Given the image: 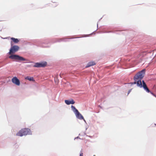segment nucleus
Returning <instances> with one entry per match:
<instances>
[{"label": "nucleus", "mask_w": 156, "mask_h": 156, "mask_svg": "<svg viewBox=\"0 0 156 156\" xmlns=\"http://www.w3.org/2000/svg\"><path fill=\"white\" fill-rule=\"evenodd\" d=\"M145 69H143L141 71L138 72L133 77V80L134 81H137V86L140 88L143 87L144 90L148 93L149 92V90L147 87L146 84L144 80L142 81L143 84H142L141 80L144 76L145 74Z\"/></svg>", "instance_id": "f257e3e1"}, {"label": "nucleus", "mask_w": 156, "mask_h": 156, "mask_svg": "<svg viewBox=\"0 0 156 156\" xmlns=\"http://www.w3.org/2000/svg\"><path fill=\"white\" fill-rule=\"evenodd\" d=\"M30 129H23L19 131L16 134L18 136H22L28 134H30Z\"/></svg>", "instance_id": "f03ea898"}, {"label": "nucleus", "mask_w": 156, "mask_h": 156, "mask_svg": "<svg viewBox=\"0 0 156 156\" xmlns=\"http://www.w3.org/2000/svg\"><path fill=\"white\" fill-rule=\"evenodd\" d=\"M9 58L12 59H14L17 61H26L25 58L17 55H11Z\"/></svg>", "instance_id": "7ed1b4c3"}, {"label": "nucleus", "mask_w": 156, "mask_h": 156, "mask_svg": "<svg viewBox=\"0 0 156 156\" xmlns=\"http://www.w3.org/2000/svg\"><path fill=\"white\" fill-rule=\"evenodd\" d=\"M19 49V47L16 45H13L11 47L10 49L9 50V55H12L15 53L16 52L18 51Z\"/></svg>", "instance_id": "20e7f679"}, {"label": "nucleus", "mask_w": 156, "mask_h": 156, "mask_svg": "<svg viewBox=\"0 0 156 156\" xmlns=\"http://www.w3.org/2000/svg\"><path fill=\"white\" fill-rule=\"evenodd\" d=\"M47 65L46 62L41 63H36L35 64L34 67L37 68L44 67Z\"/></svg>", "instance_id": "39448f33"}, {"label": "nucleus", "mask_w": 156, "mask_h": 156, "mask_svg": "<svg viewBox=\"0 0 156 156\" xmlns=\"http://www.w3.org/2000/svg\"><path fill=\"white\" fill-rule=\"evenodd\" d=\"M12 82H13V83L18 86H19L20 85V81L16 77H15L12 78Z\"/></svg>", "instance_id": "423d86ee"}, {"label": "nucleus", "mask_w": 156, "mask_h": 156, "mask_svg": "<svg viewBox=\"0 0 156 156\" xmlns=\"http://www.w3.org/2000/svg\"><path fill=\"white\" fill-rule=\"evenodd\" d=\"M75 113V115H76V117L82 120L83 119V116L79 112H77Z\"/></svg>", "instance_id": "0eeeda50"}, {"label": "nucleus", "mask_w": 156, "mask_h": 156, "mask_svg": "<svg viewBox=\"0 0 156 156\" xmlns=\"http://www.w3.org/2000/svg\"><path fill=\"white\" fill-rule=\"evenodd\" d=\"M65 102L66 104L67 105H69L70 104H73L75 103L73 99H72V100L70 101L69 100H65Z\"/></svg>", "instance_id": "6e6552de"}, {"label": "nucleus", "mask_w": 156, "mask_h": 156, "mask_svg": "<svg viewBox=\"0 0 156 156\" xmlns=\"http://www.w3.org/2000/svg\"><path fill=\"white\" fill-rule=\"evenodd\" d=\"M95 65V63L94 62H90L88 63L86 67L88 68L91 66H93Z\"/></svg>", "instance_id": "1a4fd4ad"}, {"label": "nucleus", "mask_w": 156, "mask_h": 156, "mask_svg": "<svg viewBox=\"0 0 156 156\" xmlns=\"http://www.w3.org/2000/svg\"><path fill=\"white\" fill-rule=\"evenodd\" d=\"M11 39L12 40V41L15 43H17L19 41L17 38H15L14 37H12L11 38Z\"/></svg>", "instance_id": "9d476101"}, {"label": "nucleus", "mask_w": 156, "mask_h": 156, "mask_svg": "<svg viewBox=\"0 0 156 156\" xmlns=\"http://www.w3.org/2000/svg\"><path fill=\"white\" fill-rule=\"evenodd\" d=\"M71 108H72V109L73 111L74 112H79L78 111V110H77L75 108V107L73 105L71 106Z\"/></svg>", "instance_id": "9b49d317"}, {"label": "nucleus", "mask_w": 156, "mask_h": 156, "mask_svg": "<svg viewBox=\"0 0 156 156\" xmlns=\"http://www.w3.org/2000/svg\"><path fill=\"white\" fill-rule=\"evenodd\" d=\"M25 79L27 80H29L30 81H34V78L33 77H30L27 76L25 78Z\"/></svg>", "instance_id": "f8f14e48"}, {"label": "nucleus", "mask_w": 156, "mask_h": 156, "mask_svg": "<svg viewBox=\"0 0 156 156\" xmlns=\"http://www.w3.org/2000/svg\"><path fill=\"white\" fill-rule=\"evenodd\" d=\"M132 84H136L137 85V81L134 80V82L132 83Z\"/></svg>", "instance_id": "ddd939ff"}, {"label": "nucleus", "mask_w": 156, "mask_h": 156, "mask_svg": "<svg viewBox=\"0 0 156 156\" xmlns=\"http://www.w3.org/2000/svg\"><path fill=\"white\" fill-rule=\"evenodd\" d=\"M150 92V93L151 94H152V95H154V96H155V97L156 98V95H155L154 94H153V93H152L150 91V92Z\"/></svg>", "instance_id": "4468645a"}, {"label": "nucleus", "mask_w": 156, "mask_h": 156, "mask_svg": "<svg viewBox=\"0 0 156 156\" xmlns=\"http://www.w3.org/2000/svg\"><path fill=\"white\" fill-rule=\"evenodd\" d=\"M80 156H83V153H81L80 154Z\"/></svg>", "instance_id": "2eb2a0df"}, {"label": "nucleus", "mask_w": 156, "mask_h": 156, "mask_svg": "<svg viewBox=\"0 0 156 156\" xmlns=\"http://www.w3.org/2000/svg\"><path fill=\"white\" fill-rule=\"evenodd\" d=\"M131 90H129V91L128 94H129V93L130 92H131Z\"/></svg>", "instance_id": "dca6fc26"}, {"label": "nucleus", "mask_w": 156, "mask_h": 156, "mask_svg": "<svg viewBox=\"0 0 156 156\" xmlns=\"http://www.w3.org/2000/svg\"><path fill=\"white\" fill-rule=\"evenodd\" d=\"M12 41H11V45H12Z\"/></svg>", "instance_id": "f3484780"}]
</instances>
